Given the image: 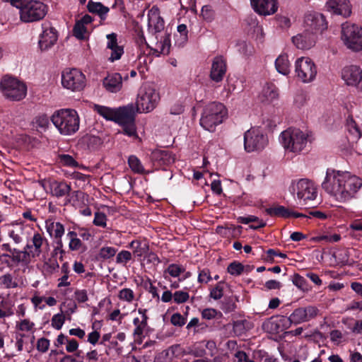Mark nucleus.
Returning a JSON list of instances; mask_svg holds the SVG:
<instances>
[{
  "label": "nucleus",
  "instance_id": "nucleus-22",
  "mask_svg": "<svg viewBox=\"0 0 362 362\" xmlns=\"http://www.w3.org/2000/svg\"><path fill=\"white\" fill-rule=\"evenodd\" d=\"M148 26L151 33L168 30L165 29L164 21L156 6H153L148 12Z\"/></svg>",
  "mask_w": 362,
  "mask_h": 362
},
{
  "label": "nucleus",
  "instance_id": "nucleus-31",
  "mask_svg": "<svg viewBox=\"0 0 362 362\" xmlns=\"http://www.w3.org/2000/svg\"><path fill=\"white\" fill-rule=\"evenodd\" d=\"M266 212L267 214H269L272 216H279V217H283V218L306 217V216L303 214L294 212L283 206H276L268 208L266 209Z\"/></svg>",
  "mask_w": 362,
  "mask_h": 362
},
{
  "label": "nucleus",
  "instance_id": "nucleus-21",
  "mask_svg": "<svg viewBox=\"0 0 362 362\" xmlns=\"http://www.w3.org/2000/svg\"><path fill=\"white\" fill-rule=\"evenodd\" d=\"M4 230L8 236L13 240L16 244L23 242L25 237V226L21 221H13L3 226Z\"/></svg>",
  "mask_w": 362,
  "mask_h": 362
},
{
  "label": "nucleus",
  "instance_id": "nucleus-36",
  "mask_svg": "<svg viewBox=\"0 0 362 362\" xmlns=\"http://www.w3.org/2000/svg\"><path fill=\"white\" fill-rule=\"evenodd\" d=\"M129 247L134 255L139 257L146 256L148 251V245L146 242L133 240L129 244Z\"/></svg>",
  "mask_w": 362,
  "mask_h": 362
},
{
  "label": "nucleus",
  "instance_id": "nucleus-38",
  "mask_svg": "<svg viewBox=\"0 0 362 362\" xmlns=\"http://www.w3.org/2000/svg\"><path fill=\"white\" fill-rule=\"evenodd\" d=\"M185 272V268L177 264H170L164 271L165 279H168V275L171 277L177 278L180 276L181 274Z\"/></svg>",
  "mask_w": 362,
  "mask_h": 362
},
{
  "label": "nucleus",
  "instance_id": "nucleus-1",
  "mask_svg": "<svg viewBox=\"0 0 362 362\" xmlns=\"http://www.w3.org/2000/svg\"><path fill=\"white\" fill-rule=\"evenodd\" d=\"M322 187L337 201L344 202L355 197L362 187V180L348 172L327 169Z\"/></svg>",
  "mask_w": 362,
  "mask_h": 362
},
{
  "label": "nucleus",
  "instance_id": "nucleus-50",
  "mask_svg": "<svg viewBox=\"0 0 362 362\" xmlns=\"http://www.w3.org/2000/svg\"><path fill=\"white\" fill-rule=\"evenodd\" d=\"M223 296V286L222 282L218 283L214 287L210 289L209 296L214 300H219Z\"/></svg>",
  "mask_w": 362,
  "mask_h": 362
},
{
  "label": "nucleus",
  "instance_id": "nucleus-34",
  "mask_svg": "<svg viewBox=\"0 0 362 362\" xmlns=\"http://www.w3.org/2000/svg\"><path fill=\"white\" fill-rule=\"evenodd\" d=\"M71 186L64 181H53L50 183V191L53 196L62 197L67 195L71 191Z\"/></svg>",
  "mask_w": 362,
  "mask_h": 362
},
{
  "label": "nucleus",
  "instance_id": "nucleus-23",
  "mask_svg": "<svg viewBox=\"0 0 362 362\" xmlns=\"http://www.w3.org/2000/svg\"><path fill=\"white\" fill-rule=\"evenodd\" d=\"M253 9L259 14L269 16L277 11L276 0H251Z\"/></svg>",
  "mask_w": 362,
  "mask_h": 362
},
{
  "label": "nucleus",
  "instance_id": "nucleus-32",
  "mask_svg": "<svg viewBox=\"0 0 362 362\" xmlns=\"http://www.w3.org/2000/svg\"><path fill=\"white\" fill-rule=\"evenodd\" d=\"M259 98L262 102L272 103L279 97V90L273 83H265L259 93Z\"/></svg>",
  "mask_w": 362,
  "mask_h": 362
},
{
  "label": "nucleus",
  "instance_id": "nucleus-10",
  "mask_svg": "<svg viewBox=\"0 0 362 362\" xmlns=\"http://www.w3.org/2000/svg\"><path fill=\"white\" fill-rule=\"evenodd\" d=\"M48 245L47 240L42 234L35 233L23 250L16 252V258L19 262L28 264L33 259L38 257Z\"/></svg>",
  "mask_w": 362,
  "mask_h": 362
},
{
  "label": "nucleus",
  "instance_id": "nucleus-58",
  "mask_svg": "<svg viewBox=\"0 0 362 362\" xmlns=\"http://www.w3.org/2000/svg\"><path fill=\"white\" fill-rule=\"evenodd\" d=\"M212 279L209 269H203L199 271L197 281L200 284H207Z\"/></svg>",
  "mask_w": 362,
  "mask_h": 362
},
{
  "label": "nucleus",
  "instance_id": "nucleus-6",
  "mask_svg": "<svg viewBox=\"0 0 362 362\" xmlns=\"http://www.w3.org/2000/svg\"><path fill=\"white\" fill-rule=\"evenodd\" d=\"M26 84L16 77L5 75L0 80V93L11 102H19L27 95Z\"/></svg>",
  "mask_w": 362,
  "mask_h": 362
},
{
  "label": "nucleus",
  "instance_id": "nucleus-43",
  "mask_svg": "<svg viewBox=\"0 0 362 362\" xmlns=\"http://www.w3.org/2000/svg\"><path fill=\"white\" fill-rule=\"evenodd\" d=\"M128 163L132 169L136 173H143L144 172V168L141 165L139 159L135 156H131L129 157Z\"/></svg>",
  "mask_w": 362,
  "mask_h": 362
},
{
  "label": "nucleus",
  "instance_id": "nucleus-30",
  "mask_svg": "<svg viewBox=\"0 0 362 362\" xmlns=\"http://www.w3.org/2000/svg\"><path fill=\"white\" fill-rule=\"evenodd\" d=\"M265 326L272 332H279L285 329H287L290 326L291 323L288 317L285 316H279L276 317H272L269 320Z\"/></svg>",
  "mask_w": 362,
  "mask_h": 362
},
{
  "label": "nucleus",
  "instance_id": "nucleus-48",
  "mask_svg": "<svg viewBox=\"0 0 362 362\" xmlns=\"http://www.w3.org/2000/svg\"><path fill=\"white\" fill-rule=\"evenodd\" d=\"M73 33L74 35L76 38L79 40H83L85 39L86 37L87 29L86 28V25L81 24V23L77 21L74 27Z\"/></svg>",
  "mask_w": 362,
  "mask_h": 362
},
{
  "label": "nucleus",
  "instance_id": "nucleus-26",
  "mask_svg": "<svg viewBox=\"0 0 362 362\" xmlns=\"http://www.w3.org/2000/svg\"><path fill=\"white\" fill-rule=\"evenodd\" d=\"M226 72V63L225 59L220 56L216 57L212 62L210 73L211 78L216 82H220L223 80Z\"/></svg>",
  "mask_w": 362,
  "mask_h": 362
},
{
  "label": "nucleus",
  "instance_id": "nucleus-7",
  "mask_svg": "<svg viewBox=\"0 0 362 362\" xmlns=\"http://www.w3.org/2000/svg\"><path fill=\"white\" fill-rule=\"evenodd\" d=\"M340 39L344 47L351 52L362 51V26L351 22L341 25Z\"/></svg>",
  "mask_w": 362,
  "mask_h": 362
},
{
  "label": "nucleus",
  "instance_id": "nucleus-64",
  "mask_svg": "<svg viewBox=\"0 0 362 362\" xmlns=\"http://www.w3.org/2000/svg\"><path fill=\"white\" fill-rule=\"evenodd\" d=\"M84 357L78 352L75 355H66L61 358L60 362H83Z\"/></svg>",
  "mask_w": 362,
  "mask_h": 362
},
{
  "label": "nucleus",
  "instance_id": "nucleus-39",
  "mask_svg": "<svg viewBox=\"0 0 362 362\" xmlns=\"http://www.w3.org/2000/svg\"><path fill=\"white\" fill-rule=\"evenodd\" d=\"M87 8L90 13H97L102 18H105L109 11V8L103 6L101 3L99 2L89 1Z\"/></svg>",
  "mask_w": 362,
  "mask_h": 362
},
{
  "label": "nucleus",
  "instance_id": "nucleus-27",
  "mask_svg": "<svg viewBox=\"0 0 362 362\" xmlns=\"http://www.w3.org/2000/svg\"><path fill=\"white\" fill-rule=\"evenodd\" d=\"M107 48L110 50L109 60L115 62L121 58L124 54V49L122 46H119L117 44V35L115 33L108 34L106 36Z\"/></svg>",
  "mask_w": 362,
  "mask_h": 362
},
{
  "label": "nucleus",
  "instance_id": "nucleus-62",
  "mask_svg": "<svg viewBox=\"0 0 362 362\" xmlns=\"http://www.w3.org/2000/svg\"><path fill=\"white\" fill-rule=\"evenodd\" d=\"M243 271V267L240 263L233 262L228 267V272L232 275H240Z\"/></svg>",
  "mask_w": 362,
  "mask_h": 362
},
{
  "label": "nucleus",
  "instance_id": "nucleus-19",
  "mask_svg": "<svg viewBox=\"0 0 362 362\" xmlns=\"http://www.w3.org/2000/svg\"><path fill=\"white\" fill-rule=\"evenodd\" d=\"M362 77V69L356 65H349L341 70V78L347 86L357 88Z\"/></svg>",
  "mask_w": 362,
  "mask_h": 362
},
{
  "label": "nucleus",
  "instance_id": "nucleus-59",
  "mask_svg": "<svg viewBox=\"0 0 362 362\" xmlns=\"http://www.w3.org/2000/svg\"><path fill=\"white\" fill-rule=\"evenodd\" d=\"M177 32L180 35V42L178 40H176V43L179 45H182L187 40V29L185 24H180L177 26Z\"/></svg>",
  "mask_w": 362,
  "mask_h": 362
},
{
  "label": "nucleus",
  "instance_id": "nucleus-61",
  "mask_svg": "<svg viewBox=\"0 0 362 362\" xmlns=\"http://www.w3.org/2000/svg\"><path fill=\"white\" fill-rule=\"evenodd\" d=\"M170 322L175 326L182 327L186 323V317L176 313L171 316Z\"/></svg>",
  "mask_w": 362,
  "mask_h": 362
},
{
  "label": "nucleus",
  "instance_id": "nucleus-2",
  "mask_svg": "<svg viewBox=\"0 0 362 362\" xmlns=\"http://www.w3.org/2000/svg\"><path fill=\"white\" fill-rule=\"evenodd\" d=\"M279 142L286 153L300 154L311 142V135L297 128H288L279 135Z\"/></svg>",
  "mask_w": 362,
  "mask_h": 362
},
{
  "label": "nucleus",
  "instance_id": "nucleus-3",
  "mask_svg": "<svg viewBox=\"0 0 362 362\" xmlns=\"http://www.w3.org/2000/svg\"><path fill=\"white\" fill-rule=\"evenodd\" d=\"M50 120L62 135H72L79 129L80 117L74 109L58 110L52 114Z\"/></svg>",
  "mask_w": 362,
  "mask_h": 362
},
{
  "label": "nucleus",
  "instance_id": "nucleus-55",
  "mask_svg": "<svg viewBox=\"0 0 362 362\" xmlns=\"http://www.w3.org/2000/svg\"><path fill=\"white\" fill-rule=\"evenodd\" d=\"M72 177L76 180L75 185L78 188L84 187V186L89 182L88 176L80 173H74Z\"/></svg>",
  "mask_w": 362,
  "mask_h": 362
},
{
  "label": "nucleus",
  "instance_id": "nucleus-47",
  "mask_svg": "<svg viewBox=\"0 0 362 362\" xmlns=\"http://www.w3.org/2000/svg\"><path fill=\"white\" fill-rule=\"evenodd\" d=\"M35 323L28 319H23L16 323V329L21 332H33Z\"/></svg>",
  "mask_w": 362,
  "mask_h": 362
},
{
  "label": "nucleus",
  "instance_id": "nucleus-14",
  "mask_svg": "<svg viewBox=\"0 0 362 362\" xmlns=\"http://www.w3.org/2000/svg\"><path fill=\"white\" fill-rule=\"evenodd\" d=\"M62 84L68 90L81 91L86 86V76L77 69H66L62 74Z\"/></svg>",
  "mask_w": 362,
  "mask_h": 362
},
{
  "label": "nucleus",
  "instance_id": "nucleus-53",
  "mask_svg": "<svg viewBox=\"0 0 362 362\" xmlns=\"http://www.w3.org/2000/svg\"><path fill=\"white\" fill-rule=\"evenodd\" d=\"M0 285L6 288H15L17 284L13 281V276L11 274H5L0 276Z\"/></svg>",
  "mask_w": 362,
  "mask_h": 362
},
{
  "label": "nucleus",
  "instance_id": "nucleus-45",
  "mask_svg": "<svg viewBox=\"0 0 362 362\" xmlns=\"http://www.w3.org/2000/svg\"><path fill=\"white\" fill-rule=\"evenodd\" d=\"M118 298L120 300L132 303L135 298L134 292L131 288H122L118 293Z\"/></svg>",
  "mask_w": 362,
  "mask_h": 362
},
{
  "label": "nucleus",
  "instance_id": "nucleus-5",
  "mask_svg": "<svg viewBox=\"0 0 362 362\" xmlns=\"http://www.w3.org/2000/svg\"><path fill=\"white\" fill-rule=\"evenodd\" d=\"M228 111L223 104L213 102L206 105L200 118V125L206 130L213 132L227 117Z\"/></svg>",
  "mask_w": 362,
  "mask_h": 362
},
{
  "label": "nucleus",
  "instance_id": "nucleus-54",
  "mask_svg": "<svg viewBox=\"0 0 362 362\" xmlns=\"http://www.w3.org/2000/svg\"><path fill=\"white\" fill-rule=\"evenodd\" d=\"M65 322V316L62 313H57L52 316L51 320L52 326L55 329H62Z\"/></svg>",
  "mask_w": 362,
  "mask_h": 362
},
{
  "label": "nucleus",
  "instance_id": "nucleus-20",
  "mask_svg": "<svg viewBox=\"0 0 362 362\" xmlns=\"http://www.w3.org/2000/svg\"><path fill=\"white\" fill-rule=\"evenodd\" d=\"M42 33L40 36L39 47L42 51L49 49L57 40V35L55 29L49 24L42 25Z\"/></svg>",
  "mask_w": 362,
  "mask_h": 362
},
{
  "label": "nucleus",
  "instance_id": "nucleus-8",
  "mask_svg": "<svg viewBox=\"0 0 362 362\" xmlns=\"http://www.w3.org/2000/svg\"><path fill=\"white\" fill-rule=\"evenodd\" d=\"M289 191L300 205H305L313 201L317 196V189L315 183L305 178L292 181Z\"/></svg>",
  "mask_w": 362,
  "mask_h": 362
},
{
  "label": "nucleus",
  "instance_id": "nucleus-4",
  "mask_svg": "<svg viewBox=\"0 0 362 362\" xmlns=\"http://www.w3.org/2000/svg\"><path fill=\"white\" fill-rule=\"evenodd\" d=\"M13 6L19 9L20 19L24 23L39 21L47 13V6L40 0H14Z\"/></svg>",
  "mask_w": 362,
  "mask_h": 362
},
{
  "label": "nucleus",
  "instance_id": "nucleus-40",
  "mask_svg": "<svg viewBox=\"0 0 362 362\" xmlns=\"http://www.w3.org/2000/svg\"><path fill=\"white\" fill-rule=\"evenodd\" d=\"M66 236L69 239V248L70 250H78L82 247V241L78 238L75 231H69Z\"/></svg>",
  "mask_w": 362,
  "mask_h": 362
},
{
  "label": "nucleus",
  "instance_id": "nucleus-46",
  "mask_svg": "<svg viewBox=\"0 0 362 362\" xmlns=\"http://www.w3.org/2000/svg\"><path fill=\"white\" fill-rule=\"evenodd\" d=\"M349 228L352 230L351 236L356 240H361L362 235L357 233V231H362V221L356 219L353 221L349 225Z\"/></svg>",
  "mask_w": 362,
  "mask_h": 362
},
{
  "label": "nucleus",
  "instance_id": "nucleus-28",
  "mask_svg": "<svg viewBox=\"0 0 362 362\" xmlns=\"http://www.w3.org/2000/svg\"><path fill=\"white\" fill-rule=\"evenodd\" d=\"M105 90L111 93H117L122 89V77L118 73L108 74L103 81Z\"/></svg>",
  "mask_w": 362,
  "mask_h": 362
},
{
  "label": "nucleus",
  "instance_id": "nucleus-18",
  "mask_svg": "<svg viewBox=\"0 0 362 362\" xmlns=\"http://www.w3.org/2000/svg\"><path fill=\"white\" fill-rule=\"evenodd\" d=\"M305 24L315 33H322L327 28L325 17L320 13L310 11L305 16Z\"/></svg>",
  "mask_w": 362,
  "mask_h": 362
},
{
  "label": "nucleus",
  "instance_id": "nucleus-9",
  "mask_svg": "<svg viewBox=\"0 0 362 362\" xmlns=\"http://www.w3.org/2000/svg\"><path fill=\"white\" fill-rule=\"evenodd\" d=\"M160 100V94L154 86L150 83L143 84L138 92L136 100V109L139 113L153 111Z\"/></svg>",
  "mask_w": 362,
  "mask_h": 362
},
{
  "label": "nucleus",
  "instance_id": "nucleus-17",
  "mask_svg": "<svg viewBox=\"0 0 362 362\" xmlns=\"http://www.w3.org/2000/svg\"><path fill=\"white\" fill-rule=\"evenodd\" d=\"M146 312L147 310L146 309L139 308L138 310L139 316L134 317L133 320V324L135 327L133 333L134 340L139 344L142 342V339L144 337L148 329Z\"/></svg>",
  "mask_w": 362,
  "mask_h": 362
},
{
  "label": "nucleus",
  "instance_id": "nucleus-42",
  "mask_svg": "<svg viewBox=\"0 0 362 362\" xmlns=\"http://www.w3.org/2000/svg\"><path fill=\"white\" fill-rule=\"evenodd\" d=\"M120 124L122 126L123 133L125 135L133 139L138 138L134 120L121 123Z\"/></svg>",
  "mask_w": 362,
  "mask_h": 362
},
{
  "label": "nucleus",
  "instance_id": "nucleus-49",
  "mask_svg": "<svg viewBox=\"0 0 362 362\" xmlns=\"http://www.w3.org/2000/svg\"><path fill=\"white\" fill-rule=\"evenodd\" d=\"M59 162L64 166L68 167H77L78 163L76 161L72 156L68 154H59L58 156Z\"/></svg>",
  "mask_w": 362,
  "mask_h": 362
},
{
  "label": "nucleus",
  "instance_id": "nucleus-52",
  "mask_svg": "<svg viewBox=\"0 0 362 362\" xmlns=\"http://www.w3.org/2000/svg\"><path fill=\"white\" fill-rule=\"evenodd\" d=\"M189 298V294L184 290L177 291L173 293V301L175 303L181 304L187 302Z\"/></svg>",
  "mask_w": 362,
  "mask_h": 362
},
{
  "label": "nucleus",
  "instance_id": "nucleus-63",
  "mask_svg": "<svg viewBox=\"0 0 362 362\" xmlns=\"http://www.w3.org/2000/svg\"><path fill=\"white\" fill-rule=\"evenodd\" d=\"M132 259V254L127 250H122L118 253L116 261L119 264H126Z\"/></svg>",
  "mask_w": 362,
  "mask_h": 362
},
{
  "label": "nucleus",
  "instance_id": "nucleus-33",
  "mask_svg": "<svg viewBox=\"0 0 362 362\" xmlns=\"http://www.w3.org/2000/svg\"><path fill=\"white\" fill-rule=\"evenodd\" d=\"M134 109L133 105L116 109L115 122L121 124L134 120Z\"/></svg>",
  "mask_w": 362,
  "mask_h": 362
},
{
  "label": "nucleus",
  "instance_id": "nucleus-51",
  "mask_svg": "<svg viewBox=\"0 0 362 362\" xmlns=\"http://www.w3.org/2000/svg\"><path fill=\"white\" fill-rule=\"evenodd\" d=\"M238 221L240 223L247 224L250 222H255L257 223V226L252 227L253 228H257L260 227H264L265 226V223L262 220H260L258 217L255 216H248L245 217H239Z\"/></svg>",
  "mask_w": 362,
  "mask_h": 362
},
{
  "label": "nucleus",
  "instance_id": "nucleus-60",
  "mask_svg": "<svg viewBox=\"0 0 362 362\" xmlns=\"http://www.w3.org/2000/svg\"><path fill=\"white\" fill-rule=\"evenodd\" d=\"M106 222H107V217L105 214L101 213V212H96L95 214V217L93 219V224L95 226L105 228L107 226Z\"/></svg>",
  "mask_w": 362,
  "mask_h": 362
},
{
  "label": "nucleus",
  "instance_id": "nucleus-25",
  "mask_svg": "<svg viewBox=\"0 0 362 362\" xmlns=\"http://www.w3.org/2000/svg\"><path fill=\"white\" fill-rule=\"evenodd\" d=\"M292 42L298 49H309L315 45L316 36L313 33L306 31L293 37Z\"/></svg>",
  "mask_w": 362,
  "mask_h": 362
},
{
  "label": "nucleus",
  "instance_id": "nucleus-29",
  "mask_svg": "<svg viewBox=\"0 0 362 362\" xmlns=\"http://www.w3.org/2000/svg\"><path fill=\"white\" fill-rule=\"evenodd\" d=\"M45 228L50 237H54L57 239V244L62 247V238L65 232L64 226L59 222H55L52 220H47L45 222Z\"/></svg>",
  "mask_w": 362,
  "mask_h": 362
},
{
  "label": "nucleus",
  "instance_id": "nucleus-24",
  "mask_svg": "<svg viewBox=\"0 0 362 362\" xmlns=\"http://www.w3.org/2000/svg\"><path fill=\"white\" fill-rule=\"evenodd\" d=\"M346 128L349 133V139L354 143L356 142L355 151L358 154H362V142L358 143V140L361 136V132L356 121L351 116L348 117L346 119Z\"/></svg>",
  "mask_w": 362,
  "mask_h": 362
},
{
  "label": "nucleus",
  "instance_id": "nucleus-41",
  "mask_svg": "<svg viewBox=\"0 0 362 362\" xmlns=\"http://www.w3.org/2000/svg\"><path fill=\"white\" fill-rule=\"evenodd\" d=\"M33 124L37 129L46 130L49 125V118L45 114L39 115L35 117Z\"/></svg>",
  "mask_w": 362,
  "mask_h": 362
},
{
  "label": "nucleus",
  "instance_id": "nucleus-57",
  "mask_svg": "<svg viewBox=\"0 0 362 362\" xmlns=\"http://www.w3.org/2000/svg\"><path fill=\"white\" fill-rule=\"evenodd\" d=\"M117 250L112 247H103L100 250L99 255L103 259H109L115 255Z\"/></svg>",
  "mask_w": 362,
  "mask_h": 362
},
{
  "label": "nucleus",
  "instance_id": "nucleus-16",
  "mask_svg": "<svg viewBox=\"0 0 362 362\" xmlns=\"http://www.w3.org/2000/svg\"><path fill=\"white\" fill-rule=\"evenodd\" d=\"M325 7L329 13L349 18L352 13V5L349 0H328Z\"/></svg>",
  "mask_w": 362,
  "mask_h": 362
},
{
  "label": "nucleus",
  "instance_id": "nucleus-15",
  "mask_svg": "<svg viewBox=\"0 0 362 362\" xmlns=\"http://www.w3.org/2000/svg\"><path fill=\"white\" fill-rule=\"evenodd\" d=\"M318 312V309L314 306L298 308L294 310L288 318L291 325H298L315 318Z\"/></svg>",
  "mask_w": 362,
  "mask_h": 362
},
{
  "label": "nucleus",
  "instance_id": "nucleus-11",
  "mask_svg": "<svg viewBox=\"0 0 362 362\" xmlns=\"http://www.w3.org/2000/svg\"><path fill=\"white\" fill-rule=\"evenodd\" d=\"M294 71L298 81L308 83L317 76V68L314 61L308 57H300L294 62Z\"/></svg>",
  "mask_w": 362,
  "mask_h": 362
},
{
  "label": "nucleus",
  "instance_id": "nucleus-35",
  "mask_svg": "<svg viewBox=\"0 0 362 362\" xmlns=\"http://www.w3.org/2000/svg\"><path fill=\"white\" fill-rule=\"evenodd\" d=\"M275 67L279 74L284 76L288 75L291 71L288 56L286 54H280L275 61Z\"/></svg>",
  "mask_w": 362,
  "mask_h": 362
},
{
  "label": "nucleus",
  "instance_id": "nucleus-13",
  "mask_svg": "<svg viewBox=\"0 0 362 362\" xmlns=\"http://www.w3.org/2000/svg\"><path fill=\"white\" fill-rule=\"evenodd\" d=\"M146 45L156 57L168 54L171 47L170 33L167 30L151 33Z\"/></svg>",
  "mask_w": 362,
  "mask_h": 362
},
{
  "label": "nucleus",
  "instance_id": "nucleus-44",
  "mask_svg": "<svg viewBox=\"0 0 362 362\" xmlns=\"http://www.w3.org/2000/svg\"><path fill=\"white\" fill-rule=\"evenodd\" d=\"M153 158L160 161L161 164H168L173 159L166 151H156L153 153Z\"/></svg>",
  "mask_w": 362,
  "mask_h": 362
},
{
  "label": "nucleus",
  "instance_id": "nucleus-37",
  "mask_svg": "<svg viewBox=\"0 0 362 362\" xmlns=\"http://www.w3.org/2000/svg\"><path fill=\"white\" fill-rule=\"evenodd\" d=\"M94 110L107 120H112L115 122L116 109L99 105H95Z\"/></svg>",
  "mask_w": 362,
  "mask_h": 362
},
{
  "label": "nucleus",
  "instance_id": "nucleus-56",
  "mask_svg": "<svg viewBox=\"0 0 362 362\" xmlns=\"http://www.w3.org/2000/svg\"><path fill=\"white\" fill-rule=\"evenodd\" d=\"M201 14L203 18L208 22L212 21L214 18V11L211 6L209 5H205L202 7Z\"/></svg>",
  "mask_w": 362,
  "mask_h": 362
},
{
  "label": "nucleus",
  "instance_id": "nucleus-12",
  "mask_svg": "<svg viewBox=\"0 0 362 362\" xmlns=\"http://www.w3.org/2000/svg\"><path fill=\"white\" fill-rule=\"evenodd\" d=\"M268 143L267 134L259 127H252L244 134V148L248 153L262 151Z\"/></svg>",
  "mask_w": 362,
  "mask_h": 362
}]
</instances>
